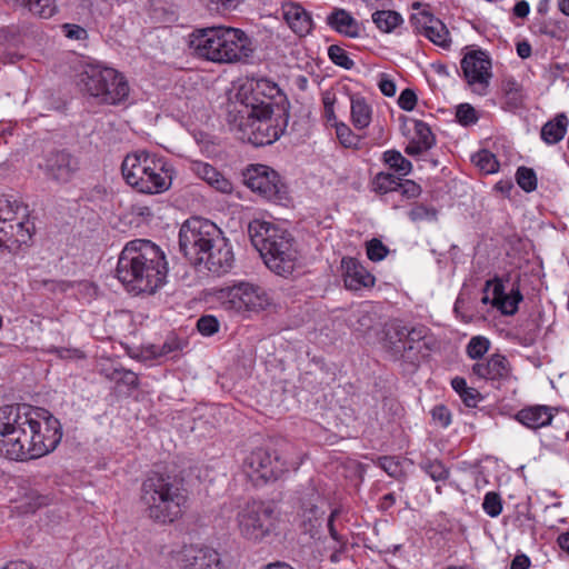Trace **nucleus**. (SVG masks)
Instances as JSON below:
<instances>
[{
    "mask_svg": "<svg viewBox=\"0 0 569 569\" xmlns=\"http://www.w3.org/2000/svg\"><path fill=\"white\" fill-rule=\"evenodd\" d=\"M61 438V423L48 410L26 403L0 407V456L38 459L52 452Z\"/></svg>",
    "mask_w": 569,
    "mask_h": 569,
    "instance_id": "f257e3e1",
    "label": "nucleus"
},
{
    "mask_svg": "<svg viewBox=\"0 0 569 569\" xmlns=\"http://www.w3.org/2000/svg\"><path fill=\"white\" fill-rule=\"evenodd\" d=\"M116 272L128 291L152 295L166 282L168 263L157 244L136 239L122 249Z\"/></svg>",
    "mask_w": 569,
    "mask_h": 569,
    "instance_id": "f03ea898",
    "label": "nucleus"
},
{
    "mask_svg": "<svg viewBox=\"0 0 569 569\" xmlns=\"http://www.w3.org/2000/svg\"><path fill=\"white\" fill-rule=\"evenodd\" d=\"M140 501L149 519L156 523L170 525L186 512L189 492L183 478L150 471L141 483Z\"/></svg>",
    "mask_w": 569,
    "mask_h": 569,
    "instance_id": "7ed1b4c3",
    "label": "nucleus"
},
{
    "mask_svg": "<svg viewBox=\"0 0 569 569\" xmlns=\"http://www.w3.org/2000/svg\"><path fill=\"white\" fill-rule=\"evenodd\" d=\"M189 48L197 57L214 63L247 62L254 52L244 31L223 26L193 30Z\"/></svg>",
    "mask_w": 569,
    "mask_h": 569,
    "instance_id": "20e7f679",
    "label": "nucleus"
},
{
    "mask_svg": "<svg viewBox=\"0 0 569 569\" xmlns=\"http://www.w3.org/2000/svg\"><path fill=\"white\" fill-rule=\"evenodd\" d=\"M248 234L270 271L281 277L292 274L298 262V249L288 230L271 222L253 220L248 226Z\"/></svg>",
    "mask_w": 569,
    "mask_h": 569,
    "instance_id": "39448f33",
    "label": "nucleus"
},
{
    "mask_svg": "<svg viewBox=\"0 0 569 569\" xmlns=\"http://www.w3.org/2000/svg\"><path fill=\"white\" fill-rule=\"evenodd\" d=\"M256 107L228 104L227 123L238 139L256 147L267 146L278 140L288 124L289 112L277 116L274 112L257 114Z\"/></svg>",
    "mask_w": 569,
    "mask_h": 569,
    "instance_id": "423d86ee",
    "label": "nucleus"
},
{
    "mask_svg": "<svg viewBox=\"0 0 569 569\" xmlns=\"http://www.w3.org/2000/svg\"><path fill=\"white\" fill-rule=\"evenodd\" d=\"M121 172L126 182L141 193H162L171 186L166 161L146 151L128 154L122 161Z\"/></svg>",
    "mask_w": 569,
    "mask_h": 569,
    "instance_id": "0eeeda50",
    "label": "nucleus"
},
{
    "mask_svg": "<svg viewBox=\"0 0 569 569\" xmlns=\"http://www.w3.org/2000/svg\"><path fill=\"white\" fill-rule=\"evenodd\" d=\"M276 510L270 502L252 500L244 503L236 516L239 533L246 540L260 542L276 528Z\"/></svg>",
    "mask_w": 569,
    "mask_h": 569,
    "instance_id": "6e6552de",
    "label": "nucleus"
},
{
    "mask_svg": "<svg viewBox=\"0 0 569 569\" xmlns=\"http://www.w3.org/2000/svg\"><path fill=\"white\" fill-rule=\"evenodd\" d=\"M222 230L212 221L192 217L186 220L179 231V247L184 257L193 264L200 259Z\"/></svg>",
    "mask_w": 569,
    "mask_h": 569,
    "instance_id": "1a4fd4ad",
    "label": "nucleus"
},
{
    "mask_svg": "<svg viewBox=\"0 0 569 569\" xmlns=\"http://www.w3.org/2000/svg\"><path fill=\"white\" fill-rule=\"evenodd\" d=\"M217 298L223 309L238 313L259 312L270 305L266 290L250 282H239L232 287L220 289Z\"/></svg>",
    "mask_w": 569,
    "mask_h": 569,
    "instance_id": "9d476101",
    "label": "nucleus"
},
{
    "mask_svg": "<svg viewBox=\"0 0 569 569\" xmlns=\"http://www.w3.org/2000/svg\"><path fill=\"white\" fill-rule=\"evenodd\" d=\"M244 184L262 198L282 203L289 199V192L281 177L264 164H250L242 173Z\"/></svg>",
    "mask_w": 569,
    "mask_h": 569,
    "instance_id": "9b49d317",
    "label": "nucleus"
},
{
    "mask_svg": "<svg viewBox=\"0 0 569 569\" xmlns=\"http://www.w3.org/2000/svg\"><path fill=\"white\" fill-rule=\"evenodd\" d=\"M243 469L252 481L267 482L278 479L288 470V467L276 450L260 447L246 457Z\"/></svg>",
    "mask_w": 569,
    "mask_h": 569,
    "instance_id": "f8f14e48",
    "label": "nucleus"
},
{
    "mask_svg": "<svg viewBox=\"0 0 569 569\" xmlns=\"http://www.w3.org/2000/svg\"><path fill=\"white\" fill-rule=\"evenodd\" d=\"M428 328L423 325L408 327L395 325L392 331L387 335L386 347L396 359L405 358L412 351V361L417 359L420 342L427 337Z\"/></svg>",
    "mask_w": 569,
    "mask_h": 569,
    "instance_id": "ddd939ff",
    "label": "nucleus"
},
{
    "mask_svg": "<svg viewBox=\"0 0 569 569\" xmlns=\"http://www.w3.org/2000/svg\"><path fill=\"white\" fill-rule=\"evenodd\" d=\"M326 502L318 491L311 489L300 498L298 511V526L303 533L315 538L325 521Z\"/></svg>",
    "mask_w": 569,
    "mask_h": 569,
    "instance_id": "4468645a",
    "label": "nucleus"
},
{
    "mask_svg": "<svg viewBox=\"0 0 569 569\" xmlns=\"http://www.w3.org/2000/svg\"><path fill=\"white\" fill-rule=\"evenodd\" d=\"M116 69L102 66H88L79 76V86L90 97L98 99L101 103H113L112 93L106 90L108 81H112Z\"/></svg>",
    "mask_w": 569,
    "mask_h": 569,
    "instance_id": "2eb2a0df",
    "label": "nucleus"
},
{
    "mask_svg": "<svg viewBox=\"0 0 569 569\" xmlns=\"http://www.w3.org/2000/svg\"><path fill=\"white\" fill-rule=\"evenodd\" d=\"M463 76L472 90L485 94L491 78V61L481 50L467 53L461 60Z\"/></svg>",
    "mask_w": 569,
    "mask_h": 569,
    "instance_id": "dca6fc26",
    "label": "nucleus"
},
{
    "mask_svg": "<svg viewBox=\"0 0 569 569\" xmlns=\"http://www.w3.org/2000/svg\"><path fill=\"white\" fill-rule=\"evenodd\" d=\"M79 170L80 159L64 149L51 151L44 159V174L60 184L70 182Z\"/></svg>",
    "mask_w": 569,
    "mask_h": 569,
    "instance_id": "f3484780",
    "label": "nucleus"
},
{
    "mask_svg": "<svg viewBox=\"0 0 569 569\" xmlns=\"http://www.w3.org/2000/svg\"><path fill=\"white\" fill-rule=\"evenodd\" d=\"M207 252L201 257L200 264L204 263L208 271L216 276L228 273L234 263V254L229 240L223 232L211 243Z\"/></svg>",
    "mask_w": 569,
    "mask_h": 569,
    "instance_id": "a211bd4d",
    "label": "nucleus"
},
{
    "mask_svg": "<svg viewBox=\"0 0 569 569\" xmlns=\"http://www.w3.org/2000/svg\"><path fill=\"white\" fill-rule=\"evenodd\" d=\"M177 561L180 569H222L220 555L209 547L184 546Z\"/></svg>",
    "mask_w": 569,
    "mask_h": 569,
    "instance_id": "6ab92c4d",
    "label": "nucleus"
},
{
    "mask_svg": "<svg viewBox=\"0 0 569 569\" xmlns=\"http://www.w3.org/2000/svg\"><path fill=\"white\" fill-rule=\"evenodd\" d=\"M472 373L480 379L500 382L509 379L511 365L503 355L493 353L488 359L476 362Z\"/></svg>",
    "mask_w": 569,
    "mask_h": 569,
    "instance_id": "aec40b11",
    "label": "nucleus"
},
{
    "mask_svg": "<svg viewBox=\"0 0 569 569\" xmlns=\"http://www.w3.org/2000/svg\"><path fill=\"white\" fill-rule=\"evenodd\" d=\"M492 286L491 305L505 316H513L523 297L519 288H512L509 293L505 292V286L498 278L487 281V287Z\"/></svg>",
    "mask_w": 569,
    "mask_h": 569,
    "instance_id": "412c9836",
    "label": "nucleus"
},
{
    "mask_svg": "<svg viewBox=\"0 0 569 569\" xmlns=\"http://www.w3.org/2000/svg\"><path fill=\"white\" fill-rule=\"evenodd\" d=\"M282 16L289 28L299 37H306L313 30L311 13L298 2H286L281 7Z\"/></svg>",
    "mask_w": 569,
    "mask_h": 569,
    "instance_id": "4be33fe9",
    "label": "nucleus"
},
{
    "mask_svg": "<svg viewBox=\"0 0 569 569\" xmlns=\"http://www.w3.org/2000/svg\"><path fill=\"white\" fill-rule=\"evenodd\" d=\"M341 268L343 270V282L346 288L350 290H360L361 288L375 284V277L369 273L356 258H342Z\"/></svg>",
    "mask_w": 569,
    "mask_h": 569,
    "instance_id": "5701e85b",
    "label": "nucleus"
},
{
    "mask_svg": "<svg viewBox=\"0 0 569 569\" xmlns=\"http://www.w3.org/2000/svg\"><path fill=\"white\" fill-rule=\"evenodd\" d=\"M553 410L552 407L545 405L527 406L515 415V419L528 429L538 430L551 425Z\"/></svg>",
    "mask_w": 569,
    "mask_h": 569,
    "instance_id": "b1692460",
    "label": "nucleus"
},
{
    "mask_svg": "<svg viewBox=\"0 0 569 569\" xmlns=\"http://www.w3.org/2000/svg\"><path fill=\"white\" fill-rule=\"evenodd\" d=\"M250 87L251 92H253L254 96H260L263 100H270L273 102L277 116L283 117L289 112V102L287 97L276 82L268 79H259L251 82Z\"/></svg>",
    "mask_w": 569,
    "mask_h": 569,
    "instance_id": "393cba45",
    "label": "nucleus"
},
{
    "mask_svg": "<svg viewBox=\"0 0 569 569\" xmlns=\"http://www.w3.org/2000/svg\"><path fill=\"white\" fill-rule=\"evenodd\" d=\"M415 136L405 148L408 156H419L430 150L436 144V137L428 123L415 120Z\"/></svg>",
    "mask_w": 569,
    "mask_h": 569,
    "instance_id": "a878e982",
    "label": "nucleus"
},
{
    "mask_svg": "<svg viewBox=\"0 0 569 569\" xmlns=\"http://www.w3.org/2000/svg\"><path fill=\"white\" fill-rule=\"evenodd\" d=\"M327 24L346 37H359L360 29L357 20L345 9L336 8L327 17Z\"/></svg>",
    "mask_w": 569,
    "mask_h": 569,
    "instance_id": "bb28decb",
    "label": "nucleus"
},
{
    "mask_svg": "<svg viewBox=\"0 0 569 569\" xmlns=\"http://www.w3.org/2000/svg\"><path fill=\"white\" fill-rule=\"evenodd\" d=\"M569 124L566 113H558L555 118L547 121L540 131V137L547 144H555L561 141L567 132Z\"/></svg>",
    "mask_w": 569,
    "mask_h": 569,
    "instance_id": "cd10ccee",
    "label": "nucleus"
},
{
    "mask_svg": "<svg viewBox=\"0 0 569 569\" xmlns=\"http://www.w3.org/2000/svg\"><path fill=\"white\" fill-rule=\"evenodd\" d=\"M196 172L216 190L223 193L232 191V183L211 164L203 162L197 163Z\"/></svg>",
    "mask_w": 569,
    "mask_h": 569,
    "instance_id": "c85d7f7f",
    "label": "nucleus"
},
{
    "mask_svg": "<svg viewBox=\"0 0 569 569\" xmlns=\"http://www.w3.org/2000/svg\"><path fill=\"white\" fill-rule=\"evenodd\" d=\"M16 6L27 9L34 16L49 19L56 14V0H11Z\"/></svg>",
    "mask_w": 569,
    "mask_h": 569,
    "instance_id": "c756f323",
    "label": "nucleus"
},
{
    "mask_svg": "<svg viewBox=\"0 0 569 569\" xmlns=\"http://www.w3.org/2000/svg\"><path fill=\"white\" fill-rule=\"evenodd\" d=\"M351 120L357 129H365L371 121V108L363 97H351Z\"/></svg>",
    "mask_w": 569,
    "mask_h": 569,
    "instance_id": "7c9ffc66",
    "label": "nucleus"
},
{
    "mask_svg": "<svg viewBox=\"0 0 569 569\" xmlns=\"http://www.w3.org/2000/svg\"><path fill=\"white\" fill-rule=\"evenodd\" d=\"M240 100L232 101L229 104H241V106H252L256 107V113H268V112H274L273 102L270 100H263L260 96H254L253 92H251V88L249 89V92L243 88V91L239 93Z\"/></svg>",
    "mask_w": 569,
    "mask_h": 569,
    "instance_id": "2f4dec72",
    "label": "nucleus"
},
{
    "mask_svg": "<svg viewBox=\"0 0 569 569\" xmlns=\"http://www.w3.org/2000/svg\"><path fill=\"white\" fill-rule=\"evenodd\" d=\"M451 387L469 408H476L478 401L482 399L481 393L477 389L468 387L466 379L462 377H455L451 380Z\"/></svg>",
    "mask_w": 569,
    "mask_h": 569,
    "instance_id": "473e14b6",
    "label": "nucleus"
},
{
    "mask_svg": "<svg viewBox=\"0 0 569 569\" xmlns=\"http://www.w3.org/2000/svg\"><path fill=\"white\" fill-rule=\"evenodd\" d=\"M382 161L398 176H408L412 170V163L398 150H387L382 153Z\"/></svg>",
    "mask_w": 569,
    "mask_h": 569,
    "instance_id": "72a5a7b5",
    "label": "nucleus"
},
{
    "mask_svg": "<svg viewBox=\"0 0 569 569\" xmlns=\"http://www.w3.org/2000/svg\"><path fill=\"white\" fill-rule=\"evenodd\" d=\"M372 21L379 30L388 33L393 31L403 20L396 11L378 10L372 13Z\"/></svg>",
    "mask_w": 569,
    "mask_h": 569,
    "instance_id": "f704fd0d",
    "label": "nucleus"
},
{
    "mask_svg": "<svg viewBox=\"0 0 569 569\" xmlns=\"http://www.w3.org/2000/svg\"><path fill=\"white\" fill-rule=\"evenodd\" d=\"M106 90L112 93V98H114L112 104H119L126 101L129 97L130 87L126 79V77L116 70V76L112 81H108V84L104 86Z\"/></svg>",
    "mask_w": 569,
    "mask_h": 569,
    "instance_id": "c9c22d12",
    "label": "nucleus"
},
{
    "mask_svg": "<svg viewBox=\"0 0 569 569\" xmlns=\"http://www.w3.org/2000/svg\"><path fill=\"white\" fill-rule=\"evenodd\" d=\"M423 36L442 48H449L451 42L446 24L438 18L429 26Z\"/></svg>",
    "mask_w": 569,
    "mask_h": 569,
    "instance_id": "e433bc0d",
    "label": "nucleus"
},
{
    "mask_svg": "<svg viewBox=\"0 0 569 569\" xmlns=\"http://www.w3.org/2000/svg\"><path fill=\"white\" fill-rule=\"evenodd\" d=\"M399 181L400 177L390 172H379L372 180V190L380 194L398 191Z\"/></svg>",
    "mask_w": 569,
    "mask_h": 569,
    "instance_id": "4c0bfd02",
    "label": "nucleus"
},
{
    "mask_svg": "<svg viewBox=\"0 0 569 569\" xmlns=\"http://www.w3.org/2000/svg\"><path fill=\"white\" fill-rule=\"evenodd\" d=\"M472 162L486 174L495 173L499 169L496 156L489 150H480L472 156Z\"/></svg>",
    "mask_w": 569,
    "mask_h": 569,
    "instance_id": "58836bf2",
    "label": "nucleus"
},
{
    "mask_svg": "<svg viewBox=\"0 0 569 569\" xmlns=\"http://www.w3.org/2000/svg\"><path fill=\"white\" fill-rule=\"evenodd\" d=\"M420 468L435 481H445L449 478V469L438 459L422 460Z\"/></svg>",
    "mask_w": 569,
    "mask_h": 569,
    "instance_id": "ea45409f",
    "label": "nucleus"
},
{
    "mask_svg": "<svg viewBox=\"0 0 569 569\" xmlns=\"http://www.w3.org/2000/svg\"><path fill=\"white\" fill-rule=\"evenodd\" d=\"M377 465L383 469L390 477L400 480L406 476L401 460L395 456H383L378 458Z\"/></svg>",
    "mask_w": 569,
    "mask_h": 569,
    "instance_id": "a19ab883",
    "label": "nucleus"
},
{
    "mask_svg": "<svg viewBox=\"0 0 569 569\" xmlns=\"http://www.w3.org/2000/svg\"><path fill=\"white\" fill-rule=\"evenodd\" d=\"M408 217L412 222L437 221L438 210L435 207L416 202L408 212Z\"/></svg>",
    "mask_w": 569,
    "mask_h": 569,
    "instance_id": "79ce46f5",
    "label": "nucleus"
},
{
    "mask_svg": "<svg viewBox=\"0 0 569 569\" xmlns=\"http://www.w3.org/2000/svg\"><path fill=\"white\" fill-rule=\"evenodd\" d=\"M501 89L507 98V102L517 107L522 101V88L513 78H506L501 83Z\"/></svg>",
    "mask_w": 569,
    "mask_h": 569,
    "instance_id": "37998d69",
    "label": "nucleus"
},
{
    "mask_svg": "<svg viewBox=\"0 0 569 569\" xmlns=\"http://www.w3.org/2000/svg\"><path fill=\"white\" fill-rule=\"evenodd\" d=\"M490 348V341L483 336H475L470 339L467 345L466 351L471 359H479L488 352Z\"/></svg>",
    "mask_w": 569,
    "mask_h": 569,
    "instance_id": "c03bdc74",
    "label": "nucleus"
},
{
    "mask_svg": "<svg viewBox=\"0 0 569 569\" xmlns=\"http://www.w3.org/2000/svg\"><path fill=\"white\" fill-rule=\"evenodd\" d=\"M49 502V496L41 495L38 491L31 490L28 493H26L21 508L26 512H36L39 508L48 506Z\"/></svg>",
    "mask_w": 569,
    "mask_h": 569,
    "instance_id": "a18cd8bd",
    "label": "nucleus"
},
{
    "mask_svg": "<svg viewBox=\"0 0 569 569\" xmlns=\"http://www.w3.org/2000/svg\"><path fill=\"white\" fill-rule=\"evenodd\" d=\"M516 179L519 187L526 192H531L537 188V176L531 168L519 167L516 172Z\"/></svg>",
    "mask_w": 569,
    "mask_h": 569,
    "instance_id": "49530a36",
    "label": "nucleus"
},
{
    "mask_svg": "<svg viewBox=\"0 0 569 569\" xmlns=\"http://www.w3.org/2000/svg\"><path fill=\"white\" fill-rule=\"evenodd\" d=\"M328 56L336 66L346 70H350L355 67V62L349 58L348 52L338 44H331L328 48Z\"/></svg>",
    "mask_w": 569,
    "mask_h": 569,
    "instance_id": "de8ad7c7",
    "label": "nucleus"
},
{
    "mask_svg": "<svg viewBox=\"0 0 569 569\" xmlns=\"http://www.w3.org/2000/svg\"><path fill=\"white\" fill-rule=\"evenodd\" d=\"M436 17L428 10L422 9L410 17V23L417 33L425 34L429 26L435 21Z\"/></svg>",
    "mask_w": 569,
    "mask_h": 569,
    "instance_id": "09e8293b",
    "label": "nucleus"
},
{
    "mask_svg": "<svg viewBox=\"0 0 569 569\" xmlns=\"http://www.w3.org/2000/svg\"><path fill=\"white\" fill-rule=\"evenodd\" d=\"M336 133L340 143L346 148H357L361 141L360 136L353 133L345 123H336Z\"/></svg>",
    "mask_w": 569,
    "mask_h": 569,
    "instance_id": "8fccbe9b",
    "label": "nucleus"
},
{
    "mask_svg": "<svg viewBox=\"0 0 569 569\" xmlns=\"http://www.w3.org/2000/svg\"><path fill=\"white\" fill-rule=\"evenodd\" d=\"M456 119L461 126L468 127L478 121V114L471 104L461 103L457 107Z\"/></svg>",
    "mask_w": 569,
    "mask_h": 569,
    "instance_id": "3c124183",
    "label": "nucleus"
},
{
    "mask_svg": "<svg viewBox=\"0 0 569 569\" xmlns=\"http://www.w3.org/2000/svg\"><path fill=\"white\" fill-rule=\"evenodd\" d=\"M482 508L488 516L492 518L498 517L502 511L500 496L495 491L487 492L482 502Z\"/></svg>",
    "mask_w": 569,
    "mask_h": 569,
    "instance_id": "603ef678",
    "label": "nucleus"
},
{
    "mask_svg": "<svg viewBox=\"0 0 569 569\" xmlns=\"http://www.w3.org/2000/svg\"><path fill=\"white\" fill-rule=\"evenodd\" d=\"M389 249L383 242L377 238H373L367 242V256L371 261H381L388 254Z\"/></svg>",
    "mask_w": 569,
    "mask_h": 569,
    "instance_id": "864d4df0",
    "label": "nucleus"
},
{
    "mask_svg": "<svg viewBox=\"0 0 569 569\" xmlns=\"http://www.w3.org/2000/svg\"><path fill=\"white\" fill-rule=\"evenodd\" d=\"M110 379L132 389L139 385L138 376L133 371L126 369H114L110 375Z\"/></svg>",
    "mask_w": 569,
    "mask_h": 569,
    "instance_id": "5fc2aeb1",
    "label": "nucleus"
},
{
    "mask_svg": "<svg viewBox=\"0 0 569 569\" xmlns=\"http://www.w3.org/2000/svg\"><path fill=\"white\" fill-rule=\"evenodd\" d=\"M219 321L214 316L206 315L198 319L197 329L202 336H212L219 330Z\"/></svg>",
    "mask_w": 569,
    "mask_h": 569,
    "instance_id": "6e6d98bb",
    "label": "nucleus"
},
{
    "mask_svg": "<svg viewBox=\"0 0 569 569\" xmlns=\"http://www.w3.org/2000/svg\"><path fill=\"white\" fill-rule=\"evenodd\" d=\"M22 207L17 201L0 199V221L7 222L16 219L18 211Z\"/></svg>",
    "mask_w": 569,
    "mask_h": 569,
    "instance_id": "4d7b16f0",
    "label": "nucleus"
},
{
    "mask_svg": "<svg viewBox=\"0 0 569 569\" xmlns=\"http://www.w3.org/2000/svg\"><path fill=\"white\" fill-rule=\"evenodd\" d=\"M398 191H400L401 196L407 199H415L421 194L422 189L413 180L400 178Z\"/></svg>",
    "mask_w": 569,
    "mask_h": 569,
    "instance_id": "13d9d810",
    "label": "nucleus"
},
{
    "mask_svg": "<svg viewBox=\"0 0 569 569\" xmlns=\"http://www.w3.org/2000/svg\"><path fill=\"white\" fill-rule=\"evenodd\" d=\"M432 419L442 428L451 423L450 410L445 405H437L431 409Z\"/></svg>",
    "mask_w": 569,
    "mask_h": 569,
    "instance_id": "bf43d9fd",
    "label": "nucleus"
},
{
    "mask_svg": "<svg viewBox=\"0 0 569 569\" xmlns=\"http://www.w3.org/2000/svg\"><path fill=\"white\" fill-rule=\"evenodd\" d=\"M210 10L226 12L234 10L243 0H206Z\"/></svg>",
    "mask_w": 569,
    "mask_h": 569,
    "instance_id": "052dcab7",
    "label": "nucleus"
},
{
    "mask_svg": "<svg viewBox=\"0 0 569 569\" xmlns=\"http://www.w3.org/2000/svg\"><path fill=\"white\" fill-rule=\"evenodd\" d=\"M417 104V94L412 89H405L399 98L398 106L405 111H411Z\"/></svg>",
    "mask_w": 569,
    "mask_h": 569,
    "instance_id": "680f3d73",
    "label": "nucleus"
},
{
    "mask_svg": "<svg viewBox=\"0 0 569 569\" xmlns=\"http://www.w3.org/2000/svg\"><path fill=\"white\" fill-rule=\"evenodd\" d=\"M156 349V347L153 346ZM179 349V343L174 338L166 340L162 346L157 347V350L152 351L156 358L164 357Z\"/></svg>",
    "mask_w": 569,
    "mask_h": 569,
    "instance_id": "e2e57ef3",
    "label": "nucleus"
},
{
    "mask_svg": "<svg viewBox=\"0 0 569 569\" xmlns=\"http://www.w3.org/2000/svg\"><path fill=\"white\" fill-rule=\"evenodd\" d=\"M63 29H64L66 36L70 39H74V40H81L87 34V31L78 24L66 23L63 26Z\"/></svg>",
    "mask_w": 569,
    "mask_h": 569,
    "instance_id": "0e129e2a",
    "label": "nucleus"
},
{
    "mask_svg": "<svg viewBox=\"0 0 569 569\" xmlns=\"http://www.w3.org/2000/svg\"><path fill=\"white\" fill-rule=\"evenodd\" d=\"M379 89L387 97H393L396 93L395 82L386 78L385 74H382L381 79L379 80Z\"/></svg>",
    "mask_w": 569,
    "mask_h": 569,
    "instance_id": "69168bd1",
    "label": "nucleus"
},
{
    "mask_svg": "<svg viewBox=\"0 0 569 569\" xmlns=\"http://www.w3.org/2000/svg\"><path fill=\"white\" fill-rule=\"evenodd\" d=\"M530 7L525 0L518 1L513 7V14L518 18H526L529 14Z\"/></svg>",
    "mask_w": 569,
    "mask_h": 569,
    "instance_id": "338daca9",
    "label": "nucleus"
},
{
    "mask_svg": "<svg viewBox=\"0 0 569 569\" xmlns=\"http://www.w3.org/2000/svg\"><path fill=\"white\" fill-rule=\"evenodd\" d=\"M530 560L526 555H518L513 558L510 569H528Z\"/></svg>",
    "mask_w": 569,
    "mask_h": 569,
    "instance_id": "774afa93",
    "label": "nucleus"
}]
</instances>
